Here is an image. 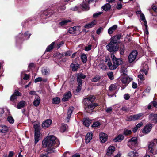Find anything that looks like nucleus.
<instances>
[{
    "label": "nucleus",
    "mask_w": 157,
    "mask_h": 157,
    "mask_svg": "<svg viewBox=\"0 0 157 157\" xmlns=\"http://www.w3.org/2000/svg\"><path fill=\"white\" fill-rule=\"evenodd\" d=\"M8 130V128L6 126L4 125H0V132L2 133H6Z\"/></svg>",
    "instance_id": "b1692460"
},
{
    "label": "nucleus",
    "mask_w": 157,
    "mask_h": 157,
    "mask_svg": "<svg viewBox=\"0 0 157 157\" xmlns=\"http://www.w3.org/2000/svg\"><path fill=\"white\" fill-rule=\"evenodd\" d=\"M82 5H80V6H75L74 7H72L71 9V10L73 11H76L77 10H79L80 9H81L83 10L82 9L81 6Z\"/></svg>",
    "instance_id": "3c124183"
},
{
    "label": "nucleus",
    "mask_w": 157,
    "mask_h": 157,
    "mask_svg": "<svg viewBox=\"0 0 157 157\" xmlns=\"http://www.w3.org/2000/svg\"><path fill=\"white\" fill-rule=\"evenodd\" d=\"M54 42H52L49 45L47 48L46 52H49L52 50L53 48L54 45Z\"/></svg>",
    "instance_id": "79ce46f5"
},
{
    "label": "nucleus",
    "mask_w": 157,
    "mask_h": 157,
    "mask_svg": "<svg viewBox=\"0 0 157 157\" xmlns=\"http://www.w3.org/2000/svg\"><path fill=\"white\" fill-rule=\"evenodd\" d=\"M92 134L91 132H89L87 134L85 137V142L86 143H89L92 139Z\"/></svg>",
    "instance_id": "5701e85b"
},
{
    "label": "nucleus",
    "mask_w": 157,
    "mask_h": 157,
    "mask_svg": "<svg viewBox=\"0 0 157 157\" xmlns=\"http://www.w3.org/2000/svg\"><path fill=\"white\" fill-rule=\"evenodd\" d=\"M124 138V136L120 134L116 138L113 139L114 141L115 142H121Z\"/></svg>",
    "instance_id": "2f4dec72"
},
{
    "label": "nucleus",
    "mask_w": 157,
    "mask_h": 157,
    "mask_svg": "<svg viewBox=\"0 0 157 157\" xmlns=\"http://www.w3.org/2000/svg\"><path fill=\"white\" fill-rule=\"evenodd\" d=\"M152 127V124H147L145 126L143 130V132L144 133L147 134L149 133L151 131Z\"/></svg>",
    "instance_id": "2eb2a0df"
},
{
    "label": "nucleus",
    "mask_w": 157,
    "mask_h": 157,
    "mask_svg": "<svg viewBox=\"0 0 157 157\" xmlns=\"http://www.w3.org/2000/svg\"><path fill=\"white\" fill-rule=\"evenodd\" d=\"M7 120L10 123L13 124L14 122V120L11 116H9L7 118Z\"/></svg>",
    "instance_id": "603ef678"
},
{
    "label": "nucleus",
    "mask_w": 157,
    "mask_h": 157,
    "mask_svg": "<svg viewBox=\"0 0 157 157\" xmlns=\"http://www.w3.org/2000/svg\"><path fill=\"white\" fill-rule=\"evenodd\" d=\"M101 78L100 76L99 75H97L93 78L91 81L93 82H96L98 81Z\"/></svg>",
    "instance_id": "8fccbe9b"
},
{
    "label": "nucleus",
    "mask_w": 157,
    "mask_h": 157,
    "mask_svg": "<svg viewBox=\"0 0 157 157\" xmlns=\"http://www.w3.org/2000/svg\"><path fill=\"white\" fill-rule=\"evenodd\" d=\"M94 2V0H88L87 1L85 0V1H84L83 4L81 6L82 9L83 10H89L88 4Z\"/></svg>",
    "instance_id": "9b49d317"
},
{
    "label": "nucleus",
    "mask_w": 157,
    "mask_h": 157,
    "mask_svg": "<svg viewBox=\"0 0 157 157\" xmlns=\"http://www.w3.org/2000/svg\"><path fill=\"white\" fill-rule=\"evenodd\" d=\"M25 104V102L24 101H22L18 103L17 106V108L18 109H20L24 107Z\"/></svg>",
    "instance_id": "e433bc0d"
},
{
    "label": "nucleus",
    "mask_w": 157,
    "mask_h": 157,
    "mask_svg": "<svg viewBox=\"0 0 157 157\" xmlns=\"http://www.w3.org/2000/svg\"><path fill=\"white\" fill-rule=\"evenodd\" d=\"M40 102V97L38 96H36L34 99L33 104L34 106L37 107L39 105Z\"/></svg>",
    "instance_id": "412c9836"
},
{
    "label": "nucleus",
    "mask_w": 157,
    "mask_h": 157,
    "mask_svg": "<svg viewBox=\"0 0 157 157\" xmlns=\"http://www.w3.org/2000/svg\"><path fill=\"white\" fill-rule=\"evenodd\" d=\"M66 7L64 5H61L59 6L58 8V11L61 12V11L65 10Z\"/></svg>",
    "instance_id": "5fc2aeb1"
},
{
    "label": "nucleus",
    "mask_w": 157,
    "mask_h": 157,
    "mask_svg": "<svg viewBox=\"0 0 157 157\" xmlns=\"http://www.w3.org/2000/svg\"><path fill=\"white\" fill-rule=\"evenodd\" d=\"M140 74L138 75V78H139L140 80V81L139 80V81H140L141 82V83H142L144 80V78L143 76V75L144 74H144H143L142 73H141L140 71Z\"/></svg>",
    "instance_id": "37998d69"
},
{
    "label": "nucleus",
    "mask_w": 157,
    "mask_h": 157,
    "mask_svg": "<svg viewBox=\"0 0 157 157\" xmlns=\"http://www.w3.org/2000/svg\"><path fill=\"white\" fill-rule=\"evenodd\" d=\"M144 113H140L137 114H135L133 115V121L137 120L139 119L140 117L143 116Z\"/></svg>",
    "instance_id": "473e14b6"
},
{
    "label": "nucleus",
    "mask_w": 157,
    "mask_h": 157,
    "mask_svg": "<svg viewBox=\"0 0 157 157\" xmlns=\"http://www.w3.org/2000/svg\"><path fill=\"white\" fill-rule=\"evenodd\" d=\"M113 108L111 107H109L106 108L105 111L108 113H111Z\"/></svg>",
    "instance_id": "e2e57ef3"
},
{
    "label": "nucleus",
    "mask_w": 157,
    "mask_h": 157,
    "mask_svg": "<svg viewBox=\"0 0 157 157\" xmlns=\"http://www.w3.org/2000/svg\"><path fill=\"white\" fill-rule=\"evenodd\" d=\"M43 80V78L41 77H38L36 78L34 80V82L35 83H36L38 82H41Z\"/></svg>",
    "instance_id": "680f3d73"
},
{
    "label": "nucleus",
    "mask_w": 157,
    "mask_h": 157,
    "mask_svg": "<svg viewBox=\"0 0 157 157\" xmlns=\"http://www.w3.org/2000/svg\"><path fill=\"white\" fill-rule=\"evenodd\" d=\"M60 102V98L59 97H56L52 100V103L53 104H58Z\"/></svg>",
    "instance_id": "ea45409f"
},
{
    "label": "nucleus",
    "mask_w": 157,
    "mask_h": 157,
    "mask_svg": "<svg viewBox=\"0 0 157 157\" xmlns=\"http://www.w3.org/2000/svg\"><path fill=\"white\" fill-rule=\"evenodd\" d=\"M140 18L144 22V25H146V26H147V23L146 20L145 16L143 13L141 14L140 16Z\"/></svg>",
    "instance_id": "c03bdc74"
},
{
    "label": "nucleus",
    "mask_w": 157,
    "mask_h": 157,
    "mask_svg": "<svg viewBox=\"0 0 157 157\" xmlns=\"http://www.w3.org/2000/svg\"><path fill=\"white\" fill-rule=\"evenodd\" d=\"M71 54V52L70 51H67L62 54V56H70Z\"/></svg>",
    "instance_id": "bf43d9fd"
},
{
    "label": "nucleus",
    "mask_w": 157,
    "mask_h": 157,
    "mask_svg": "<svg viewBox=\"0 0 157 157\" xmlns=\"http://www.w3.org/2000/svg\"><path fill=\"white\" fill-rule=\"evenodd\" d=\"M125 50V48L124 47V45H121L120 48V54L121 55H123L124 54Z\"/></svg>",
    "instance_id": "864d4df0"
},
{
    "label": "nucleus",
    "mask_w": 157,
    "mask_h": 157,
    "mask_svg": "<svg viewBox=\"0 0 157 157\" xmlns=\"http://www.w3.org/2000/svg\"><path fill=\"white\" fill-rule=\"evenodd\" d=\"M122 7V5L121 3H118L116 6V8L118 10L121 9Z\"/></svg>",
    "instance_id": "69168bd1"
},
{
    "label": "nucleus",
    "mask_w": 157,
    "mask_h": 157,
    "mask_svg": "<svg viewBox=\"0 0 157 157\" xmlns=\"http://www.w3.org/2000/svg\"><path fill=\"white\" fill-rule=\"evenodd\" d=\"M40 131L35 132V143L36 144L40 140Z\"/></svg>",
    "instance_id": "4be33fe9"
},
{
    "label": "nucleus",
    "mask_w": 157,
    "mask_h": 157,
    "mask_svg": "<svg viewBox=\"0 0 157 157\" xmlns=\"http://www.w3.org/2000/svg\"><path fill=\"white\" fill-rule=\"evenodd\" d=\"M145 27V30L144 31V35H148L149 34V32L148 31V28L147 25V26L146 25H144Z\"/></svg>",
    "instance_id": "0e129e2a"
},
{
    "label": "nucleus",
    "mask_w": 157,
    "mask_h": 157,
    "mask_svg": "<svg viewBox=\"0 0 157 157\" xmlns=\"http://www.w3.org/2000/svg\"><path fill=\"white\" fill-rule=\"evenodd\" d=\"M132 133V131L130 130L125 129L124 131V134L126 136L130 135Z\"/></svg>",
    "instance_id": "09e8293b"
},
{
    "label": "nucleus",
    "mask_w": 157,
    "mask_h": 157,
    "mask_svg": "<svg viewBox=\"0 0 157 157\" xmlns=\"http://www.w3.org/2000/svg\"><path fill=\"white\" fill-rule=\"evenodd\" d=\"M100 139L102 143L105 142L107 140V135L104 133H101L100 134Z\"/></svg>",
    "instance_id": "a211bd4d"
},
{
    "label": "nucleus",
    "mask_w": 157,
    "mask_h": 157,
    "mask_svg": "<svg viewBox=\"0 0 157 157\" xmlns=\"http://www.w3.org/2000/svg\"><path fill=\"white\" fill-rule=\"evenodd\" d=\"M91 120L88 118L84 119L83 120V123L87 127H89L90 125L91 124Z\"/></svg>",
    "instance_id": "bb28decb"
},
{
    "label": "nucleus",
    "mask_w": 157,
    "mask_h": 157,
    "mask_svg": "<svg viewBox=\"0 0 157 157\" xmlns=\"http://www.w3.org/2000/svg\"><path fill=\"white\" fill-rule=\"evenodd\" d=\"M138 154L136 151H131L128 154V156L129 157H134L137 156Z\"/></svg>",
    "instance_id": "72a5a7b5"
},
{
    "label": "nucleus",
    "mask_w": 157,
    "mask_h": 157,
    "mask_svg": "<svg viewBox=\"0 0 157 157\" xmlns=\"http://www.w3.org/2000/svg\"><path fill=\"white\" fill-rule=\"evenodd\" d=\"M111 56L113 60V64H112V62L110 61H109L107 65L110 69L111 70H114L119 65L122 63V61L120 59L116 58L114 54H112Z\"/></svg>",
    "instance_id": "f03ea898"
},
{
    "label": "nucleus",
    "mask_w": 157,
    "mask_h": 157,
    "mask_svg": "<svg viewBox=\"0 0 157 157\" xmlns=\"http://www.w3.org/2000/svg\"><path fill=\"white\" fill-rule=\"evenodd\" d=\"M81 59L82 61L84 63L87 61V56H86L84 54H82L81 56Z\"/></svg>",
    "instance_id": "a18cd8bd"
},
{
    "label": "nucleus",
    "mask_w": 157,
    "mask_h": 157,
    "mask_svg": "<svg viewBox=\"0 0 157 157\" xmlns=\"http://www.w3.org/2000/svg\"><path fill=\"white\" fill-rule=\"evenodd\" d=\"M86 77V75H84L83 74H78L77 76V80L78 82H80L82 83L81 79H82L85 78Z\"/></svg>",
    "instance_id": "a878e982"
},
{
    "label": "nucleus",
    "mask_w": 157,
    "mask_h": 157,
    "mask_svg": "<svg viewBox=\"0 0 157 157\" xmlns=\"http://www.w3.org/2000/svg\"><path fill=\"white\" fill-rule=\"evenodd\" d=\"M148 70L149 67L148 62L146 61L143 63L142 65V69L140 70L141 73H142L143 74L144 73L145 75H147V74Z\"/></svg>",
    "instance_id": "6e6552de"
},
{
    "label": "nucleus",
    "mask_w": 157,
    "mask_h": 157,
    "mask_svg": "<svg viewBox=\"0 0 157 157\" xmlns=\"http://www.w3.org/2000/svg\"><path fill=\"white\" fill-rule=\"evenodd\" d=\"M31 35V34H29L28 32H26L24 33V34L23 36L25 37V39H28Z\"/></svg>",
    "instance_id": "4d7b16f0"
},
{
    "label": "nucleus",
    "mask_w": 157,
    "mask_h": 157,
    "mask_svg": "<svg viewBox=\"0 0 157 157\" xmlns=\"http://www.w3.org/2000/svg\"><path fill=\"white\" fill-rule=\"evenodd\" d=\"M138 54V52L136 50L133 51L129 54L128 57L129 62L132 63L136 59Z\"/></svg>",
    "instance_id": "0eeeda50"
},
{
    "label": "nucleus",
    "mask_w": 157,
    "mask_h": 157,
    "mask_svg": "<svg viewBox=\"0 0 157 157\" xmlns=\"http://www.w3.org/2000/svg\"><path fill=\"white\" fill-rule=\"evenodd\" d=\"M59 143L58 139L53 136H50L44 138L42 145L44 148L47 147L49 152H54L55 149L58 147Z\"/></svg>",
    "instance_id": "f257e3e1"
},
{
    "label": "nucleus",
    "mask_w": 157,
    "mask_h": 157,
    "mask_svg": "<svg viewBox=\"0 0 157 157\" xmlns=\"http://www.w3.org/2000/svg\"><path fill=\"white\" fill-rule=\"evenodd\" d=\"M102 13L101 12H99L98 13H94L93 14V17L94 18H96L97 17H98L100 15H101Z\"/></svg>",
    "instance_id": "774afa93"
},
{
    "label": "nucleus",
    "mask_w": 157,
    "mask_h": 157,
    "mask_svg": "<svg viewBox=\"0 0 157 157\" xmlns=\"http://www.w3.org/2000/svg\"><path fill=\"white\" fill-rule=\"evenodd\" d=\"M72 95L71 92L69 91L67 93L64 94L63 97L62 99L63 101H66L68 100L71 96Z\"/></svg>",
    "instance_id": "dca6fc26"
},
{
    "label": "nucleus",
    "mask_w": 157,
    "mask_h": 157,
    "mask_svg": "<svg viewBox=\"0 0 157 157\" xmlns=\"http://www.w3.org/2000/svg\"><path fill=\"white\" fill-rule=\"evenodd\" d=\"M80 31L78 26H74L69 28L68 29V32L71 34H75L77 33Z\"/></svg>",
    "instance_id": "9d476101"
},
{
    "label": "nucleus",
    "mask_w": 157,
    "mask_h": 157,
    "mask_svg": "<svg viewBox=\"0 0 157 157\" xmlns=\"http://www.w3.org/2000/svg\"><path fill=\"white\" fill-rule=\"evenodd\" d=\"M115 148L113 146L109 147L107 150L106 154L108 155H110L114 152Z\"/></svg>",
    "instance_id": "cd10ccee"
},
{
    "label": "nucleus",
    "mask_w": 157,
    "mask_h": 157,
    "mask_svg": "<svg viewBox=\"0 0 157 157\" xmlns=\"http://www.w3.org/2000/svg\"><path fill=\"white\" fill-rule=\"evenodd\" d=\"M149 119L153 123H157V114H151L149 116Z\"/></svg>",
    "instance_id": "4468645a"
},
{
    "label": "nucleus",
    "mask_w": 157,
    "mask_h": 157,
    "mask_svg": "<svg viewBox=\"0 0 157 157\" xmlns=\"http://www.w3.org/2000/svg\"><path fill=\"white\" fill-rule=\"evenodd\" d=\"M67 128L68 126L67 124H63L61 127L60 131L61 132H63L66 131Z\"/></svg>",
    "instance_id": "58836bf2"
},
{
    "label": "nucleus",
    "mask_w": 157,
    "mask_h": 157,
    "mask_svg": "<svg viewBox=\"0 0 157 157\" xmlns=\"http://www.w3.org/2000/svg\"><path fill=\"white\" fill-rule=\"evenodd\" d=\"M106 48L109 52H116L118 48V43L111 39L109 43L106 46Z\"/></svg>",
    "instance_id": "7ed1b4c3"
},
{
    "label": "nucleus",
    "mask_w": 157,
    "mask_h": 157,
    "mask_svg": "<svg viewBox=\"0 0 157 157\" xmlns=\"http://www.w3.org/2000/svg\"><path fill=\"white\" fill-rule=\"evenodd\" d=\"M117 25H114L112 27L109 28L108 29V33L110 35L112 34L116 29L117 28Z\"/></svg>",
    "instance_id": "c85d7f7f"
},
{
    "label": "nucleus",
    "mask_w": 157,
    "mask_h": 157,
    "mask_svg": "<svg viewBox=\"0 0 157 157\" xmlns=\"http://www.w3.org/2000/svg\"><path fill=\"white\" fill-rule=\"evenodd\" d=\"M131 78L127 76L124 77L121 79V81L123 84L122 86L121 87L122 88V89H123L126 87L131 81Z\"/></svg>",
    "instance_id": "1a4fd4ad"
},
{
    "label": "nucleus",
    "mask_w": 157,
    "mask_h": 157,
    "mask_svg": "<svg viewBox=\"0 0 157 157\" xmlns=\"http://www.w3.org/2000/svg\"><path fill=\"white\" fill-rule=\"evenodd\" d=\"M109 78L111 79L112 80L114 78L113 74L112 72H110L107 73Z\"/></svg>",
    "instance_id": "052dcab7"
},
{
    "label": "nucleus",
    "mask_w": 157,
    "mask_h": 157,
    "mask_svg": "<svg viewBox=\"0 0 157 157\" xmlns=\"http://www.w3.org/2000/svg\"><path fill=\"white\" fill-rule=\"evenodd\" d=\"M121 37L120 35H117L112 38L111 39L117 43L118 40Z\"/></svg>",
    "instance_id": "49530a36"
},
{
    "label": "nucleus",
    "mask_w": 157,
    "mask_h": 157,
    "mask_svg": "<svg viewBox=\"0 0 157 157\" xmlns=\"http://www.w3.org/2000/svg\"><path fill=\"white\" fill-rule=\"evenodd\" d=\"M100 125V122L98 121L96 122L93 123L92 127L94 128H98Z\"/></svg>",
    "instance_id": "de8ad7c7"
},
{
    "label": "nucleus",
    "mask_w": 157,
    "mask_h": 157,
    "mask_svg": "<svg viewBox=\"0 0 157 157\" xmlns=\"http://www.w3.org/2000/svg\"><path fill=\"white\" fill-rule=\"evenodd\" d=\"M98 106L97 103H94L88 105L85 108V109L87 112L89 113H92L93 112L94 109Z\"/></svg>",
    "instance_id": "423d86ee"
},
{
    "label": "nucleus",
    "mask_w": 157,
    "mask_h": 157,
    "mask_svg": "<svg viewBox=\"0 0 157 157\" xmlns=\"http://www.w3.org/2000/svg\"><path fill=\"white\" fill-rule=\"evenodd\" d=\"M42 74L44 75H47L49 74L50 71L48 68L43 67L41 70Z\"/></svg>",
    "instance_id": "c756f323"
},
{
    "label": "nucleus",
    "mask_w": 157,
    "mask_h": 157,
    "mask_svg": "<svg viewBox=\"0 0 157 157\" xmlns=\"http://www.w3.org/2000/svg\"><path fill=\"white\" fill-rule=\"evenodd\" d=\"M52 13L50 12H48L47 10L45 11L44 12L43 14H42V16L44 17L45 18H46L47 17H49L51 16Z\"/></svg>",
    "instance_id": "a19ab883"
},
{
    "label": "nucleus",
    "mask_w": 157,
    "mask_h": 157,
    "mask_svg": "<svg viewBox=\"0 0 157 157\" xmlns=\"http://www.w3.org/2000/svg\"><path fill=\"white\" fill-rule=\"evenodd\" d=\"M50 153L49 152L48 149L44 150L41 152L40 157H50L48 154Z\"/></svg>",
    "instance_id": "393cba45"
},
{
    "label": "nucleus",
    "mask_w": 157,
    "mask_h": 157,
    "mask_svg": "<svg viewBox=\"0 0 157 157\" xmlns=\"http://www.w3.org/2000/svg\"><path fill=\"white\" fill-rule=\"evenodd\" d=\"M157 144V139H155L148 143V151L153 154H156L157 153V151L155 147V146Z\"/></svg>",
    "instance_id": "20e7f679"
},
{
    "label": "nucleus",
    "mask_w": 157,
    "mask_h": 157,
    "mask_svg": "<svg viewBox=\"0 0 157 157\" xmlns=\"http://www.w3.org/2000/svg\"><path fill=\"white\" fill-rule=\"evenodd\" d=\"M95 99V97L93 95H90L88 97L85 98L82 101V103L86 105L88 103L89 101L90 102L93 101Z\"/></svg>",
    "instance_id": "f8f14e48"
},
{
    "label": "nucleus",
    "mask_w": 157,
    "mask_h": 157,
    "mask_svg": "<svg viewBox=\"0 0 157 157\" xmlns=\"http://www.w3.org/2000/svg\"><path fill=\"white\" fill-rule=\"evenodd\" d=\"M33 125L35 129V132L40 131V124L39 123H34Z\"/></svg>",
    "instance_id": "4c0bfd02"
},
{
    "label": "nucleus",
    "mask_w": 157,
    "mask_h": 157,
    "mask_svg": "<svg viewBox=\"0 0 157 157\" xmlns=\"http://www.w3.org/2000/svg\"><path fill=\"white\" fill-rule=\"evenodd\" d=\"M71 21L69 19L63 20L59 22L58 25L60 26L63 27L67 25L68 23Z\"/></svg>",
    "instance_id": "6ab92c4d"
},
{
    "label": "nucleus",
    "mask_w": 157,
    "mask_h": 157,
    "mask_svg": "<svg viewBox=\"0 0 157 157\" xmlns=\"http://www.w3.org/2000/svg\"><path fill=\"white\" fill-rule=\"evenodd\" d=\"M116 89V85L114 84H112L109 87V90L110 91H113L114 90Z\"/></svg>",
    "instance_id": "6e6d98bb"
},
{
    "label": "nucleus",
    "mask_w": 157,
    "mask_h": 157,
    "mask_svg": "<svg viewBox=\"0 0 157 157\" xmlns=\"http://www.w3.org/2000/svg\"><path fill=\"white\" fill-rule=\"evenodd\" d=\"M103 29V28L100 27L98 28L96 31V33L97 34H99L101 32V31Z\"/></svg>",
    "instance_id": "338daca9"
},
{
    "label": "nucleus",
    "mask_w": 157,
    "mask_h": 157,
    "mask_svg": "<svg viewBox=\"0 0 157 157\" xmlns=\"http://www.w3.org/2000/svg\"><path fill=\"white\" fill-rule=\"evenodd\" d=\"M96 21L94 20L91 22L86 24L84 26V27L86 28H91L93 27L96 24Z\"/></svg>",
    "instance_id": "7c9ffc66"
},
{
    "label": "nucleus",
    "mask_w": 157,
    "mask_h": 157,
    "mask_svg": "<svg viewBox=\"0 0 157 157\" xmlns=\"http://www.w3.org/2000/svg\"><path fill=\"white\" fill-rule=\"evenodd\" d=\"M82 83L78 82V86L76 89V91L77 92H79L81 90Z\"/></svg>",
    "instance_id": "13d9d810"
},
{
    "label": "nucleus",
    "mask_w": 157,
    "mask_h": 157,
    "mask_svg": "<svg viewBox=\"0 0 157 157\" xmlns=\"http://www.w3.org/2000/svg\"><path fill=\"white\" fill-rule=\"evenodd\" d=\"M110 8L111 5L109 3H106L102 7V9L105 11L108 10Z\"/></svg>",
    "instance_id": "f704fd0d"
},
{
    "label": "nucleus",
    "mask_w": 157,
    "mask_h": 157,
    "mask_svg": "<svg viewBox=\"0 0 157 157\" xmlns=\"http://www.w3.org/2000/svg\"><path fill=\"white\" fill-rule=\"evenodd\" d=\"M52 121L51 120L48 119L44 121L42 124V128H46L49 127L52 124Z\"/></svg>",
    "instance_id": "ddd939ff"
},
{
    "label": "nucleus",
    "mask_w": 157,
    "mask_h": 157,
    "mask_svg": "<svg viewBox=\"0 0 157 157\" xmlns=\"http://www.w3.org/2000/svg\"><path fill=\"white\" fill-rule=\"evenodd\" d=\"M128 145L131 148L134 149L138 145L137 137H133L130 139L128 142Z\"/></svg>",
    "instance_id": "39448f33"
},
{
    "label": "nucleus",
    "mask_w": 157,
    "mask_h": 157,
    "mask_svg": "<svg viewBox=\"0 0 157 157\" xmlns=\"http://www.w3.org/2000/svg\"><path fill=\"white\" fill-rule=\"evenodd\" d=\"M71 67L72 68V70L75 71L79 67V65L78 64H74L72 63L71 65Z\"/></svg>",
    "instance_id": "c9c22d12"
},
{
    "label": "nucleus",
    "mask_w": 157,
    "mask_h": 157,
    "mask_svg": "<svg viewBox=\"0 0 157 157\" xmlns=\"http://www.w3.org/2000/svg\"><path fill=\"white\" fill-rule=\"evenodd\" d=\"M74 109V107L72 106H71L68 108L67 113V122H68L69 121V120L71 118L72 113L73 112Z\"/></svg>",
    "instance_id": "f3484780"
},
{
    "label": "nucleus",
    "mask_w": 157,
    "mask_h": 157,
    "mask_svg": "<svg viewBox=\"0 0 157 157\" xmlns=\"http://www.w3.org/2000/svg\"><path fill=\"white\" fill-rule=\"evenodd\" d=\"M21 94L17 90H15L13 94L10 97V100L13 101L16 99L17 96H21Z\"/></svg>",
    "instance_id": "aec40b11"
}]
</instances>
